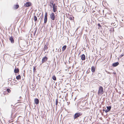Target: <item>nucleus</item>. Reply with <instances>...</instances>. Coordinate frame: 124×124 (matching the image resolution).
<instances>
[{
    "label": "nucleus",
    "instance_id": "26",
    "mask_svg": "<svg viewBox=\"0 0 124 124\" xmlns=\"http://www.w3.org/2000/svg\"><path fill=\"white\" fill-rule=\"evenodd\" d=\"M98 25L99 27H98V29H99L100 28H101V25L99 23L98 24Z\"/></svg>",
    "mask_w": 124,
    "mask_h": 124
},
{
    "label": "nucleus",
    "instance_id": "43",
    "mask_svg": "<svg viewBox=\"0 0 124 124\" xmlns=\"http://www.w3.org/2000/svg\"><path fill=\"white\" fill-rule=\"evenodd\" d=\"M58 52H59V49H58Z\"/></svg>",
    "mask_w": 124,
    "mask_h": 124
},
{
    "label": "nucleus",
    "instance_id": "44",
    "mask_svg": "<svg viewBox=\"0 0 124 124\" xmlns=\"http://www.w3.org/2000/svg\"><path fill=\"white\" fill-rule=\"evenodd\" d=\"M15 82H17V81L16 80H15Z\"/></svg>",
    "mask_w": 124,
    "mask_h": 124
},
{
    "label": "nucleus",
    "instance_id": "41",
    "mask_svg": "<svg viewBox=\"0 0 124 124\" xmlns=\"http://www.w3.org/2000/svg\"><path fill=\"white\" fill-rule=\"evenodd\" d=\"M56 50H56V51H57V48H56Z\"/></svg>",
    "mask_w": 124,
    "mask_h": 124
},
{
    "label": "nucleus",
    "instance_id": "15",
    "mask_svg": "<svg viewBox=\"0 0 124 124\" xmlns=\"http://www.w3.org/2000/svg\"><path fill=\"white\" fill-rule=\"evenodd\" d=\"M16 78L17 80L20 79H21V76L20 75H19L17 76L16 77Z\"/></svg>",
    "mask_w": 124,
    "mask_h": 124
},
{
    "label": "nucleus",
    "instance_id": "47",
    "mask_svg": "<svg viewBox=\"0 0 124 124\" xmlns=\"http://www.w3.org/2000/svg\"><path fill=\"white\" fill-rule=\"evenodd\" d=\"M73 17V19H74V17Z\"/></svg>",
    "mask_w": 124,
    "mask_h": 124
},
{
    "label": "nucleus",
    "instance_id": "20",
    "mask_svg": "<svg viewBox=\"0 0 124 124\" xmlns=\"http://www.w3.org/2000/svg\"><path fill=\"white\" fill-rule=\"evenodd\" d=\"M47 48H48V47H47L46 45H45L44 46V51H45V50L46 49H47Z\"/></svg>",
    "mask_w": 124,
    "mask_h": 124
},
{
    "label": "nucleus",
    "instance_id": "13",
    "mask_svg": "<svg viewBox=\"0 0 124 124\" xmlns=\"http://www.w3.org/2000/svg\"><path fill=\"white\" fill-rule=\"evenodd\" d=\"M95 67L93 66L91 67V71L93 72H95Z\"/></svg>",
    "mask_w": 124,
    "mask_h": 124
},
{
    "label": "nucleus",
    "instance_id": "24",
    "mask_svg": "<svg viewBox=\"0 0 124 124\" xmlns=\"http://www.w3.org/2000/svg\"><path fill=\"white\" fill-rule=\"evenodd\" d=\"M41 17L40 18V23H41L42 21V20H43V15H42L41 16Z\"/></svg>",
    "mask_w": 124,
    "mask_h": 124
},
{
    "label": "nucleus",
    "instance_id": "37",
    "mask_svg": "<svg viewBox=\"0 0 124 124\" xmlns=\"http://www.w3.org/2000/svg\"><path fill=\"white\" fill-rule=\"evenodd\" d=\"M6 98H5V103H6Z\"/></svg>",
    "mask_w": 124,
    "mask_h": 124
},
{
    "label": "nucleus",
    "instance_id": "40",
    "mask_svg": "<svg viewBox=\"0 0 124 124\" xmlns=\"http://www.w3.org/2000/svg\"><path fill=\"white\" fill-rule=\"evenodd\" d=\"M24 75H25V73H23V76H24Z\"/></svg>",
    "mask_w": 124,
    "mask_h": 124
},
{
    "label": "nucleus",
    "instance_id": "22",
    "mask_svg": "<svg viewBox=\"0 0 124 124\" xmlns=\"http://www.w3.org/2000/svg\"><path fill=\"white\" fill-rule=\"evenodd\" d=\"M7 91L9 93H10L11 92L9 88H7Z\"/></svg>",
    "mask_w": 124,
    "mask_h": 124
},
{
    "label": "nucleus",
    "instance_id": "49",
    "mask_svg": "<svg viewBox=\"0 0 124 124\" xmlns=\"http://www.w3.org/2000/svg\"><path fill=\"white\" fill-rule=\"evenodd\" d=\"M39 19H40V18H39Z\"/></svg>",
    "mask_w": 124,
    "mask_h": 124
},
{
    "label": "nucleus",
    "instance_id": "48",
    "mask_svg": "<svg viewBox=\"0 0 124 124\" xmlns=\"http://www.w3.org/2000/svg\"><path fill=\"white\" fill-rule=\"evenodd\" d=\"M61 51V49H60V51Z\"/></svg>",
    "mask_w": 124,
    "mask_h": 124
},
{
    "label": "nucleus",
    "instance_id": "3",
    "mask_svg": "<svg viewBox=\"0 0 124 124\" xmlns=\"http://www.w3.org/2000/svg\"><path fill=\"white\" fill-rule=\"evenodd\" d=\"M50 18L53 21L55 19V16L54 13H52L50 14Z\"/></svg>",
    "mask_w": 124,
    "mask_h": 124
},
{
    "label": "nucleus",
    "instance_id": "50",
    "mask_svg": "<svg viewBox=\"0 0 124 124\" xmlns=\"http://www.w3.org/2000/svg\"><path fill=\"white\" fill-rule=\"evenodd\" d=\"M89 69H90V68H89Z\"/></svg>",
    "mask_w": 124,
    "mask_h": 124
},
{
    "label": "nucleus",
    "instance_id": "25",
    "mask_svg": "<svg viewBox=\"0 0 124 124\" xmlns=\"http://www.w3.org/2000/svg\"><path fill=\"white\" fill-rule=\"evenodd\" d=\"M111 25L114 26H116V24L115 22L112 23H111Z\"/></svg>",
    "mask_w": 124,
    "mask_h": 124
},
{
    "label": "nucleus",
    "instance_id": "9",
    "mask_svg": "<svg viewBox=\"0 0 124 124\" xmlns=\"http://www.w3.org/2000/svg\"><path fill=\"white\" fill-rule=\"evenodd\" d=\"M31 3L30 2H27L24 4V6L26 7L30 6L31 5Z\"/></svg>",
    "mask_w": 124,
    "mask_h": 124
},
{
    "label": "nucleus",
    "instance_id": "45",
    "mask_svg": "<svg viewBox=\"0 0 124 124\" xmlns=\"http://www.w3.org/2000/svg\"><path fill=\"white\" fill-rule=\"evenodd\" d=\"M9 81H11V80H9Z\"/></svg>",
    "mask_w": 124,
    "mask_h": 124
},
{
    "label": "nucleus",
    "instance_id": "33",
    "mask_svg": "<svg viewBox=\"0 0 124 124\" xmlns=\"http://www.w3.org/2000/svg\"><path fill=\"white\" fill-rule=\"evenodd\" d=\"M36 32V30H35V32H34V35H35V34Z\"/></svg>",
    "mask_w": 124,
    "mask_h": 124
},
{
    "label": "nucleus",
    "instance_id": "12",
    "mask_svg": "<svg viewBox=\"0 0 124 124\" xmlns=\"http://www.w3.org/2000/svg\"><path fill=\"white\" fill-rule=\"evenodd\" d=\"M19 71V70L18 68H16L14 69V72L15 73H18Z\"/></svg>",
    "mask_w": 124,
    "mask_h": 124
},
{
    "label": "nucleus",
    "instance_id": "35",
    "mask_svg": "<svg viewBox=\"0 0 124 124\" xmlns=\"http://www.w3.org/2000/svg\"><path fill=\"white\" fill-rule=\"evenodd\" d=\"M113 73L114 74H116V73L115 72H113Z\"/></svg>",
    "mask_w": 124,
    "mask_h": 124
},
{
    "label": "nucleus",
    "instance_id": "39",
    "mask_svg": "<svg viewBox=\"0 0 124 124\" xmlns=\"http://www.w3.org/2000/svg\"><path fill=\"white\" fill-rule=\"evenodd\" d=\"M21 98H22V97H21V96H20V99H22Z\"/></svg>",
    "mask_w": 124,
    "mask_h": 124
},
{
    "label": "nucleus",
    "instance_id": "34",
    "mask_svg": "<svg viewBox=\"0 0 124 124\" xmlns=\"http://www.w3.org/2000/svg\"><path fill=\"white\" fill-rule=\"evenodd\" d=\"M18 45L20 47V44H19V39L18 40Z\"/></svg>",
    "mask_w": 124,
    "mask_h": 124
},
{
    "label": "nucleus",
    "instance_id": "5",
    "mask_svg": "<svg viewBox=\"0 0 124 124\" xmlns=\"http://www.w3.org/2000/svg\"><path fill=\"white\" fill-rule=\"evenodd\" d=\"M82 115V114L80 113H75L74 115V118L76 119Z\"/></svg>",
    "mask_w": 124,
    "mask_h": 124
},
{
    "label": "nucleus",
    "instance_id": "8",
    "mask_svg": "<svg viewBox=\"0 0 124 124\" xmlns=\"http://www.w3.org/2000/svg\"><path fill=\"white\" fill-rule=\"evenodd\" d=\"M34 102L36 104H38L39 103V100L38 98H35L34 100Z\"/></svg>",
    "mask_w": 124,
    "mask_h": 124
},
{
    "label": "nucleus",
    "instance_id": "27",
    "mask_svg": "<svg viewBox=\"0 0 124 124\" xmlns=\"http://www.w3.org/2000/svg\"><path fill=\"white\" fill-rule=\"evenodd\" d=\"M69 18L71 20H73V19H72V17L70 16H69Z\"/></svg>",
    "mask_w": 124,
    "mask_h": 124
},
{
    "label": "nucleus",
    "instance_id": "10",
    "mask_svg": "<svg viewBox=\"0 0 124 124\" xmlns=\"http://www.w3.org/2000/svg\"><path fill=\"white\" fill-rule=\"evenodd\" d=\"M85 56L84 54H83L81 56V59L82 60H84L85 59Z\"/></svg>",
    "mask_w": 124,
    "mask_h": 124
},
{
    "label": "nucleus",
    "instance_id": "30",
    "mask_svg": "<svg viewBox=\"0 0 124 124\" xmlns=\"http://www.w3.org/2000/svg\"><path fill=\"white\" fill-rule=\"evenodd\" d=\"M124 55V54H122L120 55L119 57H123Z\"/></svg>",
    "mask_w": 124,
    "mask_h": 124
},
{
    "label": "nucleus",
    "instance_id": "42",
    "mask_svg": "<svg viewBox=\"0 0 124 124\" xmlns=\"http://www.w3.org/2000/svg\"><path fill=\"white\" fill-rule=\"evenodd\" d=\"M15 78L14 79H13V80L14 81H15Z\"/></svg>",
    "mask_w": 124,
    "mask_h": 124
},
{
    "label": "nucleus",
    "instance_id": "14",
    "mask_svg": "<svg viewBox=\"0 0 124 124\" xmlns=\"http://www.w3.org/2000/svg\"><path fill=\"white\" fill-rule=\"evenodd\" d=\"M13 113L12 112V111L11 112V119H13L15 118V116H14L13 115Z\"/></svg>",
    "mask_w": 124,
    "mask_h": 124
},
{
    "label": "nucleus",
    "instance_id": "4",
    "mask_svg": "<svg viewBox=\"0 0 124 124\" xmlns=\"http://www.w3.org/2000/svg\"><path fill=\"white\" fill-rule=\"evenodd\" d=\"M47 12H46L45 13V16H44V24H46L47 22Z\"/></svg>",
    "mask_w": 124,
    "mask_h": 124
},
{
    "label": "nucleus",
    "instance_id": "17",
    "mask_svg": "<svg viewBox=\"0 0 124 124\" xmlns=\"http://www.w3.org/2000/svg\"><path fill=\"white\" fill-rule=\"evenodd\" d=\"M111 108V106H107V109L108 110V111H110Z\"/></svg>",
    "mask_w": 124,
    "mask_h": 124
},
{
    "label": "nucleus",
    "instance_id": "1",
    "mask_svg": "<svg viewBox=\"0 0 124 124\" xmlns=\"http://www.w3.org/2000/svg\"><path fill=\"white\" fill-rule=\"evenodd\" d=\"M53 1L52 0H51L50 1V3L52 4V5H53V10L54 12H55L57 10V6L55 5V4H53Z\"/></svg>",
    "mask_w": 124,
    "mask_h": 124
},
{
    "label": "nucleus",
    "instance_id": "11",
    "mask_svg": "<svg viewBox=\"0 0 124 124\" xmlns=\"http://www.w3.org/2000/svg\"><path fill=\"white\" fill-rule=\"evenodd\" d=\"M119 64V63L118 62H115L112 64V66L114 67H115L117 66Z\"/></svg>",
    "mask_w": 124,
    "mask_h": 124
},
{
    "label": "nucleus",
    "instance_id": "46",
    "mask_svg": "<svg viewBox=\"0 0 124 124\" xmlns=\"http://www.w3.org/2000/svg\"><path fill=\"white\" fill-rule=\"evenodd\" d=\"M11 80H12V78H11Z\"/></svg>",
    "mask_w": 124,
    "mask_h": 124
},
{
    "label": "nucleus",
    "instance_id": "36",
    "mask_svg": "<svg viewBox=\"0 0 124 124\" xmlns=\"http://www.w3.org/2000/svg\"><path fill=\"white\" fill-rule=\"evenodd\" d=\"M108 73L109 74H110V73L109 72H108Z\"/></svg>",
    "mask_w": 124,
    "mask_h": 124
},
{
    "label": "nucleus",
    "instance_id": "6",
    "mask_svg": "<svg viewBox=\"0 0 124 124\" xmlns=\"http://www.w3.org/2000/svg\"><path fill=\"white\" fill-rule=\"evenodd\" d=\"M48 59V58L46 56H45L42 59V63H43L45 62Z\"/></svg>",
    "mask_w": 124,
    "mask_h": 124
},
{
    "label": "nucleus",
    "instance_id": "32",
    "mask_svg": "<svg viewBox=\"0 0 124 124\" xmlns=\"http://www.w3.org/2000/svg\"><path fill=\"white\" fill-rule=\"evenodd\" d=\"M52 4H51V3H50V4L49 5V6H50V7L51 8L52 7Z\"/></svg>",
    "mask_w": 124,
    "mask_h": 124
},
{
    "label": "nucleus",
    "instance_id": "23",
    "mask_svg": "<svg viewBox=\"0 0 124 124\" xmlns=\"http://www.w3.org/2000/svg\"><path fill=\"white\" fill-rule=\"evenodd\" d=\"M58 103V99H57L55 101V105H57Z\"/></svg>",
    "mask_w": 124,
    "mask_h": 124
},
{
    "label": "nucleus",
    "instance_id": "29",
    "mask_svg": "<svg viewBox=\"0 0 124 124\" xmlns=\"http://www.w3.org/2000/svg\"><path fill=\"white\" fill-rule=\"evenodd\" d=\"M109 111H108L107 109L105 110V112L106 113L108 112Z\"/></svg>",
    "mask_w": 124,
    "mask_h": 124
},
{
    "label": "nucleus",
    "instance_id": "7",
    "mask_svg": "<svg viewBox=\"0 0 124 124\" xmlns=\"http://www.w3.org/2000/svg\"><path fill=\"white\" fill-rule=\"evenodd\" d=\"M9 39L11 43L13 44L14 42V40L13 37L11 36L9 37Z\"/></svg>",
    "mask_w": 124,
    "mask_h": 124
},
{
    "label": "nucleus",
    "instance_id": "28",
    "mask_svg": "<svg viewBox=\"0 0 124 124\" xmlns=\"http://www.w3.org/2000/svg\"><path fill=\"white\" fill-rule=\"evenodd\" d=\"M90 72V70H88L86 72V73L87 74L89 73V72Z\"/></svg>",
    "mask_w": 124,
    "mask_h": 124
},
{
    "label": "nucleus",
    "instance_id": "51",
    "mask_svg": "<svg viewBox=\"0 0 124 124\" xmlns=\"http://www.w3.org/2000/svg\"><path fill=\"white\" fill-rule=\"evenodd\" d=\"M10 79H8L9 80Z\"/></svg>",
    "mask_w": 124,
    "mask_h": 124
},
{
    "label": "nucleus",
    "instance_id": "18",
    "mask_svg": "<svg viewBox=\"0 0 124 124\" xmlns=\"http://www.w3.org/2000/svg\"><path fill=\"white\" fill-rule=\"evenodd\" d=\"M52 79H53L55 81L56 80V78L55 76H53L52 77Z\"/></svg>",
    "mask_w": 124,
    "mask_h": 124
},
{
    "label": "nucleus",
    "instance_id": "16",
    "mask_svg": "<svg viewBox=\"0 0 124 124\" xmlns=\"http://www.w3.org/2000/svg\"><path fill=\"white\" fill-rule=\"evenodd\" d=\"M67 47V46L66 45H64L62 47V51H63L65 50L66 48Z\"/></svg>",
    "mask_w": 124,
    "mask_h": 124
},
{
    "label": "nucleus",
    "instance_id": "19",
    "mask_svg": "<svg viewBox=\"0 0 124 124\" xmlns=\"http://www.w3.org/2000/svg\"><path fill=\"white\" fill-rule=\"evenodd\" d=\"M34 19L35 21V22L37 21V18L36 16H34Z\"/></svg>",
    "mask_w": 124,
    "mask_h": 124
},
{
    "label": "nucleus",
    "instance_id": "2",
    "mask_svg": "<svg viewBox=\"0 0 124 124\" xmlns=\"http://www.w3.org/2000/svg\"><path fill=\"white\" fill-rule=\"evenodd\" d=\"M103 93V87L101 86H100L99 89L98 94L101 95Z\"/></svg>",
    "mask_w": 124,
    "mask_h": 124
},
{
    "label": "nucleus",
    "instance_id": "31",
    "mask_svg": "<svg viewBox=\"0 0 124 124\" xmlns=\"http://www.w3.org/2000/svg\"><path fill=\"white\" fill-rule=\"evenodd\" d=\"M36 69H35V67H34V68H33V71H36Z\"/></svg>",
    "mask_w": 124,
    "mask_h": 124
},
{
    "label": "nucleus",
    "instance_id": "38",
    "mask_svg": "<svg viewBox=\"0 0 124 124\" xmlns=\"http://www.w3.org/2000/svg\"><path fill=\"white\" fill-rule=\"evenodd\" d=\"M102 110L103 111H104L105 110V109H103Z\"/></svg>",
    "mask_w": 124,
    "mask_h": 124
},
{
    "label": "nucleus",
    "instance_id": "21",
    "mask_svg": "<svg viewBox=\"0 0 124 124\" xmlns=\"http://www.w3.org/2000/svg\"><path fill=\"white\" fill-rule=\"evenodd\" d=\"M15 9H17L19 7V6L18 5H16L15 6Z\"/></svg>",
    "mask_w": 124,
    "mask_h": 124
}]
</instances>
